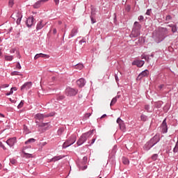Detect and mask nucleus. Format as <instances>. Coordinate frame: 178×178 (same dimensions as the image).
Here are the masks:
<instances>
[{
    "label": "nucleus",
    "instance_id": "nucleus-1",
    "mask_svg": "<svg viewBox=\"0 0 178 178\" xmlns=\"http://www.w3.org/2000/svg\"><path fill=\"white\" fill-rule=\"evenodd\" d=\"M165 34H168V29L166 28H161L159 31L153 33V38L156 42H161V41H163Z\"/></svg>",
    "mask_w": 178,
    "mask_h": 178
},
{
    "label": "nucleus",
    "instance_id": "nucleus-2",
    "mask_svg": "<svg viewBox=\"0 0 178 178\" xmlns=\"http://www.w3.org/2000/svg\"><path fill=\"white\" fill-rule=\"evenodd\" d=\"M92 133H94V130L89 131L82 134L76 143L77 145H83V144L87 141V138H88V137L92 134Z\"/></svg>",
    "mask_w": 178,
    "mask_h": 178
},
{
    "label": "nucleus",
    "instance_id": "nucleus-3",
    "mask_svg": "<svg viewBox=\"0 0 178 178\" xmlns=\"http://www.w3.org/2000/svg\"><path fill=\"white\" fill-rule=\"evenodd\" d=\"M140 30H141V24L138 22H135L132 30V34H134V37H138L140 35Z\"/></svg>",
    "mask_w": 178,
    "mask_h": 178
},
{
    "label": "nucleus",
    "instance_id": "nucleus-4",
    "mask_svg": "<svg viewBox=\"0 0 178 178\" xmlns=\"http://www.w3.org/2000/svg\"><path fill=\"white\" fill-rule=\"evenodd\" d=\"M76 135H72L69 140L65 142L63 145V148H67V147H70L72 144L76 143Z\"/></svg>",
    "mask_w": 178,
    "mask_h": 178
},
{
    "label": "nucleus",
    "instance_id": "nucleus-5",
    "mask_svg": "<svg viewBox=\"0 0 178 178\" xmlns=\"http://www.w3.org/2000/svg\"><path fill=\"white\" fill-rule=\"evenodd\" d=\"M11 17L14 19V20H17V24H20V22H22V17H23V15H22V13H20L19 11H15L11 15Z\"/></svg>",
    "mask_w": 178,
    "mask_h": 178
},
{
    "label": "nucleus",
    "instance_id": "nucleus-6",
    "mask_svg": "<svg viewBox=\"0 0 178 178\" xmlns=\"http://www.w3.org/2000/svg\"><path fill=\"white\" fill-rule=\"evenodd\" d=\"M52 116H55V113L51 112L49 113V114H41V113H38L35 115V119H38V120H42V119H44V118H51Z\"/></svg>",
    "mask_w": 178,
    "mask_h": 178
},
{
    "label": "nucleus",
    "instance_id": "nucleus-7",
    "mask_svg": "<svg viewBox=\"0 0 178 178\" xmlns=\"http://www.w3.org/2000/svg\"><path fill=\"white\" fill-rule=\"evenodd\" d=\"M77 92H79V90L72 88H67L65 90V94L67 97H74V95H76Z\"/></svg>",
    "mask_w": 178,
    "mask_h": 178
},
{
    "label": "nucleus",
    "instance_id": "nucleus-8",
    "mask_svg": "<svg viewBox=\"0 0 178 178\" xmlns=\"http://www.w3.org/2000/svg\"><path fill=\"white\" fill-rule=\"evenodd\" d=\"M117 123L119 124L120 129L122 130V131H126V126H124V122H123L120 118L117 119Z\"/></svg>",
    "mask_w": 178,
    "mask_h": 178
},
{
    "label": "nucleus",
    "instance_id": "nucleus-9",
    "mask_svg": "<svg viewBox=\"0 0 178 178\" xmlns=\"http://www.w3.org/2000/svg\"><path fill=\"white\" fill-rule=\"evenodd\" d=\"M160 140L159 134H156L149 141L153 145H155V144L159 143Z\"/></svg>",
    "mask_w": 178,
    "mask_h": 178
},
{
    "label": "nucleus",
    "instance_id": "nucleus-10",
    "mask_svg": "<svg viewBox=\"0 0 178 178\" xmlns=\"http://www.w3.org/2000/svg\"><path fill=\"white\" fill-rule=\"evenodd\" d=\"M149 74V71L148 70H145V71H143L137 77V80H141L143 77H147Z\"/></svg>",
    "mask_w": 178,
    "mask_h": 178
},
{
    "label": "nucleus",
    "instance_id": "nucleus-11",
    "mask_svg": "<svg viewBox=\"0 0 178 178\" xmlns=\"http://www.w3.org/2000/svg\"><path fill=\"white\" fill-rule=\"evenodd\" d=\"M49 0H40L34 3L33 8L35 9H38V8L41 7L42 3H45V2H48Z\"/></svg>",
    "mask_w": 178,
    "mask_h": 178
},
{
    "label": "nucleus",
    "instance_id": "nucleus-12",
    "mask_svg": "<svg viewBox=\"0 0 178 178\" xmlns=\"http://www.w3.org/2000/svg\"><path fill=\"white\" fill-rule=\"evenodd\" d=\"M33 86V83L31 82H26L24 85L21 86V90L23 91V90H29V88H31V86Z\"/></svg>",
    "mask_w": 178,
    "mask_h": 178
},
{
    "label": "nucleus",
    "instance_id": "nucleus-13",
    "mask_svg": "<svg viewBox=\"0 0 178 178\" xmlns=\"http://www.w3.org/2000/svg\"><path fill=\"white\" fill-rule=\"evenodd\" d=\"M6 144L9 145V147H13L15 144H16V137L11 138L6 140Z\"/></svg>",
    "mask_w": 178,
    "mask_h": 178
},
{
    "label": "nucleus",
    "instance_id": "nucleus-14",
    "mask_svg": "<svg viewBox=\"0 0 178 178\" xmlns=\"http://www.w3.org/2000/svg\"><path fill=\"white\" fill-rule=\"evenodd\" d=\"M145 62L144 60H137L132 63V65L138 66V67H143Z\"/></svg>",
    "mask_w": 178,
    "mask_h": 178
},
{
    "label": "nucleus",
    "instance_id": "nucleus-15",
    "mask_svg": "<svg viewBox=\"0 0 178 178\" xmlns=\"http://www.w3.org/2000/svg\"><path fill=\"white\" fill-rule=\"evenodd\" d=\"M26 24L27 27H31L34 24V17H29L26 20Z\"/></svg>",
    "mask_w": 178,
    "mask_h": 178
},
{
    "label": "nucleus",
    "instance_id": "nucleus-16",
    "mask_svg": "<svg viewBox=\"0 0 178 178\" xmlns=\"http://www.w3.org/2000/svg\"><path fill=\"white\" fill-rule=\"evenodd\" d=\"M161 129L163 133H168V124H166V119H165L161 124Z\"/></svg>",
    "mask_w": 178,
    "mask_h": 178
},
{
    "label": "nucleus",
    "instance_id": "nucleus-17",
    "mask_svg": "<svg viewBox=\"0 0 178 178\" xmlns=\"http://www.w3.org/2000/svg\"><path fill=\"white\" fill-rule=\"evenodd\" d=\"M76 84L80 87L81 88L82 87H84L86 86V80L83 78L79 79L78 81H76Z\"/></svg>",
    "mask_w": 178,
    "mask_h": 178
},
{
    "label": "nucleus",
    "instance_id": "nucleus-18",
    "mask_svg": "<svg viewBox=\"0 0 178 178\" xmlns=\"http://www.w3.org/2000/svg\"><path fill=\"white\" fill-rule=\"evenodd\" d=\"M152 147H154V145H152V143L151 141L149 140V142H147V143L144 145V149H145V151H148V150L151 149V148H152Z\"/></svg>",
    "mask_w": 178,
    "mask_h": 178
},
{
    "label": "nucleus",
    "instance_id": "nucleus-19",
    "mask_svg": "<svg viewBox=\"0 0 178 178\" xmlns=\"http://www.w3.org/2000/svg\"><path fill=\"white\" fill-rule=\"evenodd\" d=\"M38 58H49V56L40 53L36 54L34 57V59H38Z\"/></svg>",
    "mask_w": 178,
    "mask_h": 178
},
{
    "label": "nucleus",
    "instance_id": "nucleus-20",
    "mask_svg": "<svg viewBox=\"0 0 178 178\" xmlns=\"http://www.w3.org/2000/svg\"><path fill=\"white\" fill-rule=\"evenodd\" d=\"M77 33H79V29H77V28L74 27V28L72 30L70 36L72 37V38H73V37H74V35H76L77 34Z\"/></svg>",
    "mask_w": 178,
    "mask_h": 178
},
{
    "label": "nucleus",
    "instance_id": "nucleus-21",
    "mask_svg": "<svg viewBox=\"0 0 178 178\" xmlns=\"http://www.w3.org/2000/svg\"><path fill=\"white\" fill-rule=\"evenodd\" d=\"M62 158H63L62 156H56L50 159V162H56V161H59L60 159H62Z\"/></svg>",
    "mask_w": 178,
    "mask_h": 178
},
{
    "label": "nucleus",
    "instance_id": "nucleus-22",
    "mask_svg": "<svg viewBox=\"0 0 178 178\" xmlns=\"http://www.w3.org/2000/svg\"><path fill=\"white\" fill-rule=\"evenodd\" d=\"M168 26L172 29V33H176V31H177V27L176 25L169 24Z\"/></svg>",
    "mask_w": 178,
    "mask_h": 178
},
{
    "label": "nucleus",
    "instance_id": "nucleus-23",
    "mask_svg": "<svg viewBox=\"0 0 178 178\" xmlns=\"http://www.w3.org/2000/svg\"><path fill=\"white\" fill-rule=\"evenodd\" d=\"M5 60L10 62L11 60H13V56H4Z\"/></svg>",
    "mask_w": 178,
    "mask_h": 178
},
{
    "label": "nucleus",
    "instance_id": "nucleus-24",
    "mask_svg": "<svg viewBox=\"0 0 178 178\" xmlns=\"http://www.w3.org/2000/svg\"><path fill=\"white\" fill-rule=\"evenodd\" d=\"M42 27H44V24H42V22L40 21V22L38 24V25H37V26H36V29H37V30H41V29H42Z\"/></svg>",
    "mask_w": 178,
    "mask_h": 178
},
{
    "label": "nucleus",
    "instance_id": "nucleus-25",
    "mask_svg": "<svg viewBox=\"0 0 178 178\" xmlns=\"http://www.w3.org/2000/svg\"><path fill=\"white\" fill-rule=\"evenodd\" d=\"M122 163H124V165H129V163H130V161H129V159H127L126 157H123Z\"/></svg>",
    "mask_w": 178,
    "mask_h": 178
},
{
    "label": "nucleus",
    "instance_id": "nucleus-26",
    "mask_svg": "<svg viewBox=\"0 0 178 178\" xmlns=\"http://www.w3.org/2000/svg\"><path fill=\"white\" fill-rule=\"evenodd\" d=\"M118 102V97H114L113 98V99L111 100V102L110 104L111 106H113V105H115V104H116V102Z\"/></svg>",
    "mask_w": 178,
    "mask_h": 178
},
{
    "label": "nucleus",
    "instance_id": "nucleus-27",
    "mask_svg": "<svg viewBox=\"0 0 178 178\" xmlns=\"http://www.w3.org/2000/svg\"><path fill=\"white\" fill-rule=\"evenodd\" d=\"M31 143H35V139L34 138H29L28 140L25 142V144H31Z\"/></svg>",
    "mask_w": 178,
    "mask_h": 178
},
{
    "label": "nucleus",
    "instance_id": "nucleus-28",
    "mask_svg": "<svg viewBox=\"0 0 178 178\" xmlns=\"http://www.w3.org/2000/svg\"><path fill=\"white\" fill-rule=\"evenodd\" d=\"M84 67V65L83 64H78L75 66V69H78V70H81Z\"/></svg>",
    "mask_w": 178,
    "mask_h": 178
},
{
    "label": "nucleus",
    "instance_id": "nucleus-29",
    "mask_svg": "<svg viewBox=\"0 0 178 178\" xmlns=\"http://www.w3.org/2000/svg\"><path fill=\"white\" fill-rule=\"evenodd\" d=\"M10 76H22V74H19V72L17 71H14L10 73Z\"/></svg>",
    "mask_w": 178,
    "mask_h": 178
},
{
    "label": "nucleus",
    "instance_id": "nucleus-30",
    "mask_svg": "<svg viewBox=\"0 0 178 178\" xmlns=\"http://www.w3.org/2000/svg\"><path fill=\"white\" fill-rule=\"evenodd\" d=\"M23 154L26 155V158H33V154L26 153V152H24V150H23Z\"/></svg>",
    "mask_w": 178,
    "mask_h": 178
},
{
    "label": "nucleus",
    "instance_id": "nucleus-31",
    "mask_svg": "<svg viewBox=\"0 0 178 178\" xmlns=\"http://www.w3.org/2000/svg\"><path fill=\"white\" fill-rule=\"evenodd\" d=\"M140 120L142 122H146L147 121V115H142L140 116Z\"/></svg>",
    "mask_w": 178,
    "mask_h": 178
},
{
    "label": "nucleus",
    "instance_id": "nucleus-32",
    "mask_svg": "<svg viewBox=\"0 0 178 178\" xmlns=\"http://www.w3.org/2000/svg\"><path fill=\"white\" fill-rule=\"evenodd\" d=\"M23 105H24V101H21V102L19 104L17 108L18 109H20L21 108H23Z\"/></svg>",
    "mask_w": 178,
    "mask_h": 178
},
{
    "label": "nucleus",
    "instance_id": "nucleus-33",
    "mask_svg": "<svg viewBox=\"0 0 178 178\" xmlns=\"http://www.w3.org/2000/svg\"><path fill=\"white\" fill-rule=\"evenodd\" d=\"M48 124H49V123L48 122L42 123L40 124H38V127H45V126H48Z\"/></svg>",
    "mask_w": 178,
    "mask_h": 178
},
{
    "label": "nucleus",
    "instance_id": "nucleus-34",
    "mask_svg": "<svg viewBox=\"0 0 178 178\" xmlns=\"http://www.w3.org/2000/svg\"><path fill=\"white\" fill-rule=\"evenodd\" d=\"M152 159L153 161H156V159H158V154H153L152 156Z\"/></svg>",
    "mask_w": 178,
    "mask_h": 178
},
{
    "label": "nucleus",
    "instance_id": "nucleus-35",
    "mask_svg": "<svg viewBox=\"0 0 178 178\" xmlns=\"http://www.w3.org/2000/svg\"><path fill=\"white\" fill-rule=\"evenodd\" d=\"M14 3H14L13 0H10L8 2V5L10 8H12V6H13Z\"/></svg>",
    "mask_w": 178,
    "mask_h": 178
},
{
    "label": "nucleus",
    "instance_id": "nucleus-36",
    "mask_svg": "<svg viewBox=\"0 0 178 178\" xmlns=\"http://www.w3.org/2000/svg\"><path fill=\"white\" fill-rule=\"evenodd\" d=\"M165 20H166V22H169V20H172V16L168 15V16L165 17Z\"/></svg>",
    "mask_w": 178,
    "mask_h": 178
},
{
    "label": "nucleus",
    "instance_id": "nucleus-37",
    "mask_svg": "<svg viewBox=\"0 0 178 178\" xmlns=\"http://www.w3.org/2000/svg\"><path fill=\"white\" fill-rule=\"evenodd\" d=\"M16 54L18 59H20V58H22V56H20V52H19V51H16Z\"/></svg>",
    "mask_w": 178,
    "mask_h": 178
},
{
    "label": "nucleus",
    "instance_id": "nucleus-38",
    "mask_svg": "<svg viewBox=\"0 0 178 178\" xmlns=\"http://www.w3.org/2000/svg\"><path fill=\"white\" fill-rule=\"evenodd\" d=\"M0 147L3 148V149L6 150V147H5V145H3L2 142H0Z\"/></svg>",
    "mask_w": 178,
    "mask_h": 178
},
{
    "label": "nucleus",
    "instance_id": "nucleus-39",
    "mask_svg": "<svg viewBox=\"0 0 178 178\" xmlns=\"http://www.w3.org/2000/svg\"><path fill=\"white\" fill-rule=\"evenodd\" d=\"M16 68L19 70L22 69V65H20V63H17Z\"/></svg>",
    "mask_w": 178,
    "mask_h": 178
},
{
    "label": "nucleus",
    "instance_id": "nucleus-40",
    "mask_svg": "<svg viewBox=\"0 0 178 178\" xmlns=\"http://www.w3.org/2000/svg\"><path fill=\"white\" fill-rule=\"evenodd\" d=\"M90 116H91V113H86V114L85 115V118H86V119H88V118H90Z\"/></svg>",
    "mask_w": 178,
    "mask_h": 178
},
{
    "label": "nucleus",
    "instance_id": "nucleus-41",
    "mask_svg": "<svg viewBox=\"0 0 178 178\" xmlns=\"http://www.w3.org/2000/svg\"><path fill=\"white\" fill-rule=\"evenodd\" d=\"M138 20H140V22H142L143 20H144V17L143 15H140L138 17Z\"/></svg>",
    "mask_w": 178,
    "mask_h": 178
},
{
    "label": "nucleus",
    "instance_id": "nucleus-42",
    "mask_svg": "<svg viewBox=\"0 0 178 178\" xmlns=\"http://www.w3.org/2000/svg\"><path fill=\"white\" fill-rule=\"evenodd\" d=\"M10 163H12V165H15V163H16V160L15 159L10 160Z\"/></svg>",
    "mask_w": 178,
    "mask_h": 178
},
{
    "label": "nucleus",
    "instance_id": "nucleus-43",
    "mask_svg": "<svg viewBox=\"0 0 178 178\" xmlns=\"http://www.w3.org/2000/svg\"><path fill=\"white\" fill-rule=\"evenodd\" d=\"M145 109L146 110V111H147V112L149 111V106H148V105H146L145 106Z\"/></svg>",
    "mask_w": 178,
    "mask_h": 178
},
{
    "label": "nucleus",
    "instance_id": "nucleus-44",
    "mask_svg": "<svg viewBox=\"0 0 178 178\" xmlns=\"http://www.w3.org/2000/svg\"><path fill=\"white\" fill-rule=\"evenodd\" d=\"M80 169H81V170H86V169H87V165H85L83 167H80Z\"/></svg>",
    "mask_w": 178,
    "mask_h": 178
},
{
    "label": "nucleus",
    "instance_id": "nucleus-45",
    "mask_svg": "<svg viewBox=\"0 0 178 178\" xmlns=\"http://www.w3.org/2000/svg\"><path fill=\"white\" fill-rule=\"evenodd\" d=\"M146 15L149 16V15H151V10H147V12H146Z\"/></svg>",
    "mask_w": 178,
    "mask_h": 178
},
{
    "label": "nucleus",
    "instance_id": "nucleus-46",
    "mask_svg": "<svg viewBox=\"0 0 178 178\" xmlns=\"http://www.w3.org/2000/svg\"><path fill=\"white\" fill-rule=\"evenodd\" d=\"M10 54H15V52H16V49H13L10 51Z\"/></svg>",
    "mask_w": 178,
    "mask_h": 178
},
{
    "label": "nucleus",
    "instance_id": "nucleus-47",
    "mask_svg": "<svg viewBox=\"0 0 178 178\" xmlns=\"http://www.w3.org/2000/svg\"><path fill=\"white\" fill-rule=\"evenodd\" d=\"M57 33V31H56V29H53V34H56Z\"/></svg>",
    "mask_w": 178,
    "mask_h": 178
},
{
    "label": "nucleus",
    "instance_id": "nucleus-48",
    "mask_svg": "<svg viewBox=\"0 0 178 178\" xmlns=\"http://www.w3.org/2000/svg\"><path fill=\"white\" fill-rule=\"evenodd\" d=\"M56 5H59V0H54Z\"/></svg>",
    "mask_w": 178,
    "mask_h": 178
},
{
    "label": "nucleus",
    "instance_id": "nucleus-49",
    "mask_svg": "<svg viewBox=\"0 0 178 178\" xmlns=\"http://www.w3.org/2000/svg\"><path fill=\"white\" fill-rule=\"evenodd\" d=\"M143 58H145V60H147L148 62L149 58L147 56H143Z\"/></svg>",
    "mask_w": 178,
    "mask_h": 178
},
{
    "label": "nucleus",
    "instance_id": "nucleus-50",
    "mask_svg": "<svg viewBox=\"0 0 178 178\" xmlns=\"http://www.w3.org/2000/svg\"><path fill=\"white\" fill-rule=\"evenodd\" d=\"M11 88H12V90H13V91H17V88H16V87Z\"/></svg>",
    "mask_w": 178,
    "mask_h": 178
},
{
    "label": "nucleus",
    "instance_id": "nucleus-51",
    "mask_svg": "<svg viewBox=\"0 0 178 178\" xmlns=\"http://www.w3.org/2000/svg\"><path fill=\"white\" fill-rule=\"evenodd\" d=\"M94 143H95V138L92 139L91 144H94Z\"/></svg>",
    "mask_w": 178,
    "mask_h": 178
},
{
    "label": "nucleus",
    "instance_id": "nucleus-52",
    "mask_svg": "<svg viewBox=\"0 0 178 178\" xmlns=\"http://www.w3.org/2000/svg\"><path fill=\"white\" fill-rule=\"evenodd\" d=\"M91 22H92V24H94V23H95V21L94 20V18H91Z\"/></svg>",
    "mask_w": 178,
    "mask_h": 178
},
{
    "label": "nucleus",
    "instance_id": "nucleus-53",
    "mask_svg": "<svg viewBox=\"0 0 178 178\" xmlns=\"http://www.w3.org/2000/svg\"><path fill=\"white\" fill-rule=\"evenodd\" d=\"M9 92H10V94H11V95H12V94H13V90H12V88H11Z\"/></svg>",
    "mask_w": 178,
    "mask_h": 178
},
{
    "label": "nucleus",
    "instance_id": "nucleus-54",
    "mask_svg": "<svg viewBox=\"0 0 178 178\" xmlns=\"http://www.w3.org/2000/svg\"><path fill=\"white\" fill-rule=\"evenodd\" d=\"M106 117V114H104L103 115L102 117H101V119H104V118Z\"/></svg>",
    "mask_w": 178,
    "mask_h": 178
},
{
    "label": "nucleus",
    "instance_id": "nucleus-55",
    "mask_svg": "<svg viewBox=\"0 0 178 178\" xmlns=\"http://www.w3.org/2000/svg\"><path fill=\"white\" fill-rule=\"evenodd\" d=\"M83 161H84V162H87V157H83Z\"/></svg>",
    "mask_w": 178,
    "mask_h": 178
},
{
    "label": "nucleus",
    "instance_id": "nucleus-56",
    "mask_svg": "<svg viewBox=\"0 0 178 178\" xmlns=\"http://www.w3.org/2000/svg\"><path fill=\"white\" fill-rule=\"evenodd\" d=\"M0 118H5V115H3L2 113H0Z\"/></svg>",
    "mask_w": 178,
    "mask_h": 178
},
{
    "label": "nucleus",
    "instance_id": "nucleus-57",
    "mask_svg": "<svg viewBox=\"0 0 178 178\" xmlns=\"http://www.w3.org/2000/svg\"><path fill=\"white\" fill-rule=\"evenodd\" d=\"M0 56H2V49H0Z\"/></svg>",
    "mask_w": 178,
    "mask_h": 178
},
{
    "label": "nucleus",
    "instance_id": "nucleus-58",
    "mask_svg": "<svg viewBox=\"0 0 178 178\" xmlns=\"http://www.w3.org/2000/svg\"><path fill=\"white\" fill-rule=\"evenodd\" d=\"M64 98H65L64 96H60V99H63Z\"/></svg>",
    "mask_w": 178,
    "mask_h": 178
},
{
    "label": "nucleus",
    "instance_id": "nucleus-59",
    "mask_svg": "<svg viewBox=\"0 0 178 178\" xmlns=\"http://www.w3.org/2000/svg\"><path fill=\"white\" fill-rule=\"evenodd\" d=\"M159 88H163V85H160Z\"/></svg>",
    "mask_w": 178,
    "mask_h": 178
},
{
    "label": "nucleus",
    "instance_id": "nucleus-60",
    "mask_svg": "<svg viewBox=\"0 0 178 178\" xmlns=\"http://www.w3.org/2000/svg\"><path fill=\"white\" fill-rule=\"evenodd\" d=\"M3 87H5V88L9 87V85H8V84L3 85Z\"/></svg>",
    "mask_w": 178,
    "mask_h": 178
},
{
    "label": "nucleus",
    "instance_id": "nucleus-61",
    "mask_svg": "<svg viewBox=\"0 0 178 178\" xmlns=\"http://www.w3.org/2000/svg\"><path fill=\"white\" fill-rule=\"evenodd\" d=\"M6 95H11V94H10V92H9L6 93Z\"/></svg>",
    "mask_w": 178,
    "mask_h": 178
},
{
    "label": "nucleus",
    "instance_id": "nucleus-62",
    "mask_svg": "<svg viewBox=\"0 0 178 178\" xmlns=\"http://www.w3.org/2000/svg\"><path fill=\"white\" fill-rule=\"evenodd\" d=\"M82 42H86V41H84V40H81V41H80V43L81 44Z\"/></svg>",
    "mask_w": 178,
    "mask_h": 178
},
{
    "label": "nucleus",
    "instance_id": "nucleus-63",
    "mask_svg": "<svg viewBox=\"0 0 178 178\" xmlns=\"http://www.w3.org/2000/svg\"><path fill=\"white\" fill-rule=\"evenodd\" d=\"M116 81H118V76H115Z\"/></svg>",
    "mask_w": 178,
    "mask_h": 178
},
{
    "label": "nucleus",
    "instance_id": "nucleus-64",
    "mask_svg": "<svg viewBox=\"0 0 178 178\" xmlns=\"http://www.w3.org/2000/svg\"><path fill=\"white\" fill-rule=\"evenodd\" d=\"M0 169H2V164L0 163Z\"/></svg>",
    "mask_w": 178,
    "mask_h": 178
}]
</instances>
